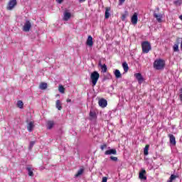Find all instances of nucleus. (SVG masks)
Instances as JSON below:
<instances>
[{"label": "nucleus", "instance_id": "obj_1", "mask_svg": "<svg viewBox=\"0 0 182 182\" xmlns=\"http://www.w3.org/2000/svg\"><path fill=\"white\" fill-rule=\"evenodd\" d=\"M164 66H166V61H164V60H156L154 63V69H156V70L164 69Z\"/></svg>", "mask_w": 182, "mask_h": 182}, {"label": "nucleus", "instance_id": "obj_2", "mask_svg": "<svg viewBox=\"0 0 182 182\" xmlns=\"http://www.w3.org/2000/svg\"><path fill=\"white\" fill-rule=\"evenodd\" d=\"M143 53H149L151 50V45L149 41H144L141 43Z\"/></svg>", "mask_w": 182, "mask_h": 182}, {"label": "nucleus", "instance_id": "obj_3", "mask_svg": "<svg viewBox=\"0 0 182 182\" xmlns=\"http://www.w3.org/2000/svg\"><path fill=\"white\" fill-rule=\"evenodd\" d=\"M99 77H100V74H99L97 71H94L92 73V86H96V83H97V80H99Z\"/></svg>", "mask_w": 182, "mask_h": 182}, {"label": "nucleus", "instance_id": "obj_4", "mask_svg": "<svg viewBox=\"0 0 182 182\" xmlns=\"http://www.w3.org/2000/svg\"><path fill=\"white\" fill-rule=\"evenodd\" d=\"M26 122L27 123V129L30 133L33 132V129L35 128V122L31 121L29 119H26Z\"/></svg>", "mask_w": 182, "mask_h": 182}, {"label": "nucleus", "instance_id": "obj_5", "mask_svg": "<svg viewBox=\"0 0 182 182\" xmlns=\"http://www.w3.org/2000/svg\"><path fill=\"white\" fill-rule=\"evenodd\" d=\"M31 28H32L31 21L29 20H26L23 27V32H29V31H31Z\"/></svg>", "mask_w": 182, "mask_h": 182}, {"label": "nucleus", "instance_id": "obj_6", "mask_svg": "<svg viewBox=\"0 0 182 182\" xmlns=\"http://www.w3.org/2000/svg\"><path fill=\"white\" fill-rule=\"evenodd\" d=\"M16 5H18L16 0H10L7 6L8 11H12Z\"/></svg>", "mask_w": 182, "mask_h": 182}, {"label": "nucleus", "instance_id": "obj_7", "mask_svg": "<svg viewBox=\"0 0 182 182\" xmlns=\"http://www.w3.org/2000/svg\"><path fill=\"white\" fill-rule=\"evenodd\" d=\"M72 14L69 11L68 9H65L64 11L63 21H67L68 19H70Z\"/></svg>", "mask_w": 182, "mask_h": 182}, {"label": "nucleus", "instance_id": "obj_8", "mask_svg": "<svg viewBox=\"0 0 182 182\" xmlns=\"http://www.w3.org/2000/svg\"><path fill=\"white\" fill-rule=\"evenodd\" d=\"M26 170L28 171V174L30 177H33V168H32V166L27 165L26 167Z\"/></svg>", "mask_w": 182, "mask_h": 182}, {"label": "nucleus", "instance_id": "obj_9", "mask_svg": "<svg viewBox=\"0 0 182 182\" xmlns=\"http://www.w3.org/2000/svg\"><path fill=\"white\" fill-rule=\"evenodd\" d=\"M98 105L100 107L105 108L107 106V100L104 98H102L99 100Z\"/></svg>", "mask_w": 182, "mask_h": 182}, {"label": "nucleus", "instance_id": "obj_10", "mask_svg": "<svg viewBox=\"0 0 182 182\" xmlns=\"http://www.w3.org/2000/svg\"><path fill=\"white\" fill-rule=\"evenodd\" d=\"M105 154L106 156H111V154L116 155V154H117V151H116L115 149H109V150H107V151L105 152Z\"/></svg>", "mask_w": 182, "mask_h": 182}, {"label": "nucleus", "instance_id": "obj_11", "mask_svg": "<svg viewBox=\"0 0 182 182\" xmlns=\"http://www.w3.org/2000/svg\"><path fill=\"white\" fill-rule=\"evenodd\" d=\"M98 65L101 68L102 72H103V73H106L107 72V65H106V64L102 65V61L100 60Z\"/></svg>", "mask_w": 182, "mask_h": 182}, {"label": "nucleus", "instance_id": "obj_12", "mask_svg": "<svg viewBox=\"0 0 182 182\" xmlns=\"http://www.w3.org/2000/svg\"><path fill=\"white\" fill-rule=\"evenodd\" d=\"M168 137L170 139L171 144H172L173 146H176V136H174V135L171 134H169Z\"/></svg>", "mask_w": 182, "mask_h": 182}, {"label": "nucleus", "instance_id": "obj_13", "mask_svg": "<svg viewBox=\"0 0 182 182\" xmlns=\"http://www.w3.org/2000/svg\"><path fill=\"white\" fill-rule=\"evenodd\" d=\"M144 174H146V170L141 169V172L139 173V178H141V180H147V177H146Z\"/></svg>", "mask_w": 182, "mask_h": 182}, {"label": "nucleus", "instance_id": "obj_14", "mask_svg": "<svg viewBox=\"0 0 182 182\" xmlns=\"http://www.w3.org/2000/svg\"><path fill=\"white\" fill-rule=\"evenodd\" d=\"M137 13H134L132 17V23H133V25H136L137 24Z\"/></svg>", "mask_w": 182, "mask_h": 182}, {"label": "nucleus", "instance_id": "obj_15", "mask_svg": "<svg viewBox=\"0 0 182 182\" xmlns=\"http://www.w3.org/2000/svg\"><path fill=\"white\" fill-rule=\"evenodd\" d=\"M96 119H97V114L96 112H92V122L93 124H96Z\"/></svg>", "mask_w": 182, "mask_h": 182}, {"label": "nucleus", "instance_id": "obj_16", "mask_svg": "<svg viewBox=\"0 0 182 182\" xmlns=\"http://www.w3.org/2000/svg\"><path fill=\"white\" fill-rule=\"evenodd\" d=\"M154 16L156 18L158 22H161V18H163L161 14H157L156 12H154Z\"/></svg>", "mask_w": 182, "mask_h": 182}, {"label": "nucleus", "instance_id": "obj_17", "mask_svg": "<svg viewBox=\"0 0 182 182\" xmlns=\"http://www.w3.org/2000/svg\"><path fill=\"white\" fill-rule=\"evenodd\" d=\"M110 79H112V75H110V73L105 74L102 82H105V80H110Z\"/></svg>", "mask_w": 182, "mask_h": 182}, {"label": "nucleus", "instance_id": "obj_18", "mask_svg": "<svg viewBox=\"0 0 182 182\" xmlns=\"http://www.w3.org/2000/svg\"><path fill=\"white\" fill-rule=\"evenodd\" d=\"M122 68H123L124 71L125 72V73H127V72H129V65L127 64V62H124L122 63Z\"/></svg>", "mask_w": 182, "mask_h": 182}, {"label": "nucleus", "instance_id": "obj_19", "mask_svg": "<svg viewBox=\"0 0 182 182\" xmlns=\"http://www.w3.org/2000/svg\"><path fill=\"white\" fill-rule=\"evenodd\" d=\"M114 76L117 79H120L122 77V73H120V70H115L114 72Z\"/></svg>", "mask_w": 182, "mask_h": 182}, {"label": "nucleus", "instance_id": "obj_20", "mask_svg": "<svg viewBox=\"0 0 182 182\" xmlns=\"http://www.w3.org/2000/svg\"><path fill=\"white\" fill-rule=\"evenodd\" d=\"M110 8L109 7H107L105 9V19H109V18L110 17Z\"/></svg>", "mask_w": 182, "mask_h": 182}, {"label": "nucleus", "instance_id": "obj_21", "mask_svg": "<svg viewBox=\"0 0 182 182\" xmlns=\"http://www.w3.org/2000/svg\"><path fill=\"white\" fill-rule=\"evenodd\" d=\"M134 76L137 79L138 82H143V76H141V73H136Z\"/></svg>", "mask_w": 182, "mask_h": 182}, {"label": "nucleus", "instance_id": "obj_22", "mask_svg": "<svg viewBox=\"0 0 182 182\" xmlns=\"http://www.w3.org/2000/svg\"><path fill=\"white\" fill-rule=\"evenodd\" d=\"M55 107L58 109V110H60L62 109V103L60 102V100H58L56 101Z\"/></svg>", "mask_w": 182, "mask_h": 182}, {"label": "nucleus", "instance_id": "obj_23", "mask_svg": "<svg viewBox=\"0 0 182 182\" xmlns=\"http://www.w3.org/2000/svg\"><path fill=\"white\" fill-rule=\"evenodd\" d=\"M47 124H48L47 129H48V130H50V129H52L55 125V122H53V121H48Z\"/></svg>", "mask_w": 182, "mask_h": 182}, {"label": "nucleus", "instance_id": "obj_24", "mask_svg": "<svg viewBox=\"0 0 182 182\" xmlns=\"http://www.w3.org/2000/svg\"><path fill=\"white\" fill-rule=\"evenodd\" d=\"M40 89H41V90H45L46 89H48V83L42 82L40 85Z\"/></svg>", "mask_w": 182, "mask_h": 182}, {"label": "nucleus", "instance_id": "obj_25", "mask_svg": "<svg viewBox=\"0 0 182 182\" xmlns=\"http://www.w3.org/2000/svg\"><path fill=\"white\" fill-rule=\"evenodd\" d=\"M85 171V169L83 168H80L77 173L75 175V177L77 178V177H80V176H82V174H83V172Z\"/></svg>", "mask_w": 182, "mask_h": 182}, {"label": "nucleus", "instance_id": "obj_26", "mask_svg": "<svg viewBox=\"0 0 182 182\" xmlns=\"http://www.w3.org/2000/svg\"><path fill=\"white\" fill-rule=\"evenodd\" d=\"M86 44L87 46H90L91 48V46H92V36H88Z\"/></svg>", "mask_w": 182, "mask_h": 182}, {"label": "nucleus", "instance_id": "obj_27", "mask_svg": "<svg viewBox=\"0 0 182 182\" xmlns=\"http://www.w3.org/2000/svg\"><path fill=\"white\" fill-rule=\"evenodd\" d=\"M17 107H19V109H23V102H22V100H18L17 102Z\"/></svg>", "mask_w": 182, "mask_h": 182}, {"label": "nucleus", "instance_id": "obj_28", "mask_svg": "<svg viewBox=\"0 0 182 182\" xmlns=\"http://www.w3.org/2000/svg\"><path fill=\"white\" fill-rule=\"evenodd\" d=\"M149 145H146L144 149V156H149Z\"/></svg>", "mask_w": 182, "mask_h": 182}, {"label": "nucleus", "instance_id": "obj_29", "mask_svg": "<svg viewBox=\"0 0 182 182\" xmlns=\"http://www.w3.org/2000/svg\"><path fill=\"white\" fill-rule=\"evenodd\" d=\"M127 16H129V12L125 11V13L122 16V21H126V18H127Z\"/></svg>", "mask_w": 182, "mask_h": 182}, {"label": "nucleus", "instance_id": "obj_30", "mask_svg": "<svg viewBox=\"0 0 182 182\" xmlns=\"http://www.w3.org/2000/svg\"><path fill=\"white\" fill-rule=\"evenodd\" d=\"M58 90L60 93H65V87H63V85H59Z\"/></svg>", "mask_w": 182, "mask_h": 182}, {"label": "nucleus", "instance_id": "obj_31", "mask_svg": "<svg viewBox=\"0 0 182 182\" xmlns=\"http://www.w3.org/2000/svg\"><path fill=\"white\" fill-rule=\"evenodd\" d=\"M35 143H36L35 141H31L30 142V145H29V147H28V150H32V148L33 147V146H35Z\"/></svg>", "mask_w": 182, "mask_h": 182}, {"label": "nucleus", "instance_id": "obj_32", "mask_svg": "<svg viewBox=\"0 0 182 182\" xmlns=\"http://www.w3.org/2000/svg\"><path fill=\"white\" fill-rule=\"evenodd\" d=\"M182 0H176L173 2L174 5L176 6H180L181 5Z\"/></svg>", "mask_w": 182, "mask_h": 182}, {"label": "nucleus", "instance_id": "obj_33", "mask_svg": "<svg viewBox=\"0 0 182 182\" xmlns=\"http://www.w3.org/2000/svg\"><path fill=\"white\" fill-rule=\"evenodd\" d=\"M176 177L177 176L174 174L171 175L170 180L167 182H173V180H176Z\"/></svg>", "mask_w": 182, "mask_h": 182}, {"label": "nucleus", "instance_id": "obj_34", "mask_svg": "<svg viewBox=\"0 0 182 182\" xmlns=\"http://www.w3.org/2000/svg\"><path fill=\"white\" fill-rule=\"evenodd\" d=\"M180 43H181H181H182V38H178L177 39H176V45H180Z\"/></svg>", "mask_w": 182, "mask_h": 182}, {"label": "nucleus", "instance_id": "obj_35", "mask_svg": "<svg viewBox=\"0 0 182 182\" xmlns=\"http://www.w3.org/2000/svg\"><path fill=\"white\" fill-rule=\"evenodd\" d=\"M178 44H174L173 45V51L174 52H178Z\"/></svg>", "mask_w": 182, "mask_h": 182}, {"label": "nucleus", "instance_id": "obj_36", "mask_svg": "<svg viewBox=\"0 0 182 182\" xmlns=\"http://www.w3.org/2000/svg\"><path fill=\"white\" fill-rule=\"evenodd\" d=\"M109 159L112 161H117V157H116V156H110Z\"/></svg>", "mask_w": 182, "mask_h": 182}, {"label": "nucleus", "instance_id": "obj_37", "mask_svg": "<svg viewBox=\"0 0 182 182\" xmlns=\"http://www.w3.org/2000/svg\"><path fill=\"white\" fill-rule=\"evenodd\" d=\"M106 147H107V144H104L101 145L100 149H101V150H105V149H106Z\"/></svg>", "mask_w": 182, "mask_h": 182}, {"label": "nucleus", "instance_id": "obj_38", "mask_svg": "<svg viewBox=\"0 0 182 182\" xmlns=\"http://www.w3.org/2000/svg\"><path fill=\"white\" fill-rule=\"evenodd\" d=\"M90 120H92V109L90 111Z\"/></svg>", "mask_w": 182, "mask_h": 182}, {"label": "nucleus", "instance_id": "obj_39", "mask_svg": "<svg viewBox=\"0 0 182 182\" xmlns=\"http://www.w3.org/2000/svg\"><path fill=\"white\" fill-rule=\"evenodd\" d=\"M58 4H62L63 2V0H56Z\"/></svg>", "mask_w": 182, "mask_h": 182}, {"label": "nucleus", "instance_id": "obj_40", "mask_svg": "<svg viewBox=\"0 0 182 182\" xmlns=\"http://www.w3.org/2000/svg\"><path fill=\"white\" fill-rule=\"evenodd\" d=\"M126 0H119V4H124V1Z\"/></svg>", "mask_w": 182, "mask_h": 182}, {"label": "nucleus", "instance_id": "obj_41", "mask_svg": "<svg viewBox=\"0 0 182 182\" xmlns=\"http://www.w3.org/2000/svg\"><path fill=\"white\" fill-rule=\"evenodd\" d=\"M70 102H72V100H70V99L67 100V103H70Z\"/></svg>", "mask_w": 182, "mask_h": 182}, {"label": "nucleus", "instance_id": "obj_42", "mask_svg": "<svg viewBox=\"0 0 182 182\" xmlns=\"http://www.w3.org/2000/svg\"><path fill=\"white\" fill-rule=\"evenodd\" d=\"M179 99H180L181 102H182V95H179Z\"/></svg>", "mask_w": 182, "mask_h": 182}, {"label": "nucleus", "instance_id": "obj_43", "mask_svg": "<svg viewBox=\"0 0 182 182\" xmlns=\"http://www.w3.org/2000/svg\"><path fill=\"white\" fill-rule=\"evenodd\" d=\"M179 95H182V88H181L180 90H179Z\"/></svg>", "mask_w": 182, "mask_h": 182}, {"label": "nucleus", "instance_id": "obj_44", "mask_svg": "<svg viewBox=\"0 0 182 182\" xmlns=\"http://www.w3.org/2000/svg\"><path fill=\"white\" fill-rule=\"evenodd\" d=\"M90 82H92V73H90Z\"/></svg>", "mask_w": 182, "mask_h": 182}, {"label": "nucleus", "instance_id": "obj_45", "mask_svg": "<svg viewBox=\"0 0 182 182\" xmlns=\"http://www.w3.org/2000/svg\"><path fill=\"white\" fill-rule=\"evenodd\" d=\"M86 0H79V2H85Z\"/></svg>", "mask_w": 182, "mask_h": 182}]
</instances>
